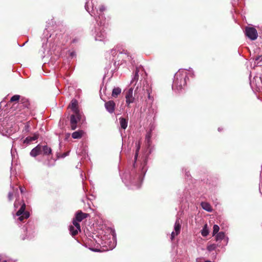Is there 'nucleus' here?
<instances>
[{
	"label": "nucleus",
	"instance_id": "obj_1",
	"mask_svg": "<svg viewBox=\"0 0 262 262\" xmlns=\"http://www.w3.org/2000/svg\"><path fill=\"white\" fill-rule=\"evenodd\" d=\"M188 79L187 72L179 71L174 75L173 88L178 90H181L186 85L187 79Z\"/></svg>",
	"mask_w": 262,
	"mask_h": 262
},
{
	"label": "nucleus",
	"instance_id": "obj_2",
	"mask_svg": "<svg viewBox=\"0 0 262 262\" xmlns=\"http://www.w3.org/2000/svg\"><path fill=\"white\" fill-rule=\"evenodd\" d=\"M258 37V34L255 27L251 24L247 26V38L251 41L255 40Z\"/></svg>",
	"mask_w": 262,
	"mask_h": 262
},
{
	"label": "nucleus",
	"instance_id": "obj_3",
	"mask_svg": "<svg viewBox=\"0 0 262 262\" xmlns=\"http://www.w3.org/2000/svg\"><path fill=\"white\" fill-rule=\"evenodd\" d=\"M22 202L20 209L16 213V215L19 216L18 220L20 222H23L25 219H27L30 216L29 212L25 211L26 206L25 202L24 201H22Z\"/></svg>",
	"mask_w": 262,
	"mask_h": 262
},
{
	"label": "nucleus",
	"instance_id": "obj_4",
	"mask_svg": "<svg viewBox=\"0 0 262 262\" xmlns=\"http://www.w3.org/2000/svg\"><path fill=\"white\" fill-rule=\"evenodd\" d=\"M81 116L80 113L73 114L70 116V127L72 130H75L77 127V123L80 121Z\"/></svg>",
	"mask_w": 262,
	"mask_h": 262
},
{
	"label": "nucleus",
	"instance_id": "obj_5",
	"mask_svg": "<svg viewBox=\"0 0 262 262\" xmlns=\"http://www.w3.org/2000/svg\"><path fill=\"white\" fill-rule=\"evenodd\" d=\"M181 223L179 220L178 219L176 220L174 224V232H172L171 234V239L172 241L174 238L175 236L178 235L181 231Z\"/></svg>",
	"mask_w": 262,
	"mask_h": 262
},
{
	"label": "nucleus",
	"instance_id": "obj_6",
	"mask_svg": "<svg viewBox=\"0 0 262 262\" xmlns=\"http://www.w3.org/2000/svg\"><path fill=\"white\" fill-rule=\"evenodd\" d=\"M104 106L106 111L110 114H113L116 108V103L113 100L105 102Z\"/></svg>",
	"mask_w": 262,
	"mask_h": 262
},
{
	"label": "nucleus",
	"instance_id": "obj_7",
	"mask_svg": "<svg viewBox=\"0 0 262 262\" xmlns=\"http://www.w3.org/2000/svg\"><path fill=\"white\" fill-rule=\"evenodd\" d=\"M133 89L132 88L128 89L125 95L126 103H132L135 100V98L133 96Z\"/></svg>",
	"mask_w": 262,
	"mask_h": 262
},
{
	"label": "nucleus",
	"instance_id": "obj_8",
	"mask_svg": "<svg viewBox=\"0 0 262 262\" xmlns=\"http://www.w3.org/2000/svg\"><path fill=\"white\" fill-rule=\"evenodd\" d=\"M73 112V114L79 113V110L78 107V101L76 99H73L69 105Z\"/></svg>",
	"mask_w": 262,
	"mask_h": 262
},
{
	"label": "nucleus",
	"instance_id": "obj_9",
	"mask_svg": "<svg viewBox=\"0 0 262 262\" xmlns=\"http://www.w3.org/2000/svg\"><path fill=\"white\" fill-rule=\"evenodd\" d=\"M89 216V214L86 213H83L81 210H78L76 214L75 219L79 222H81L84 219L87 218Z\"/></svg>",
	"mask_w": 262,
	"mask_h": 262
},
{
	"label": "nucleus",
	"instance_id": "obj_10",
	"mask_svg": "<svg viewBox=\"0 0 262 262\" xmlns=\"http://www.w3.org/2000/svg\"><path fill=\"white\" fill-rule=\"evenodd\" d=\"M40 150L41 154H43V155H49L52 152L51 148L47 145H40Z\"/></svg>",
	"mask_w": 262,
	"mask_h": 262
},
{
	"label": "nucleus",
	"instance_id": "obj_11",
	"mask_svg": "<svg viewBox=\"0 0 262 262\" xmlns=\"http://www.w3.org/2000/svg\"><path fill=\"white\" fill-rule=\"evenodd\" d=\"M40 154H41V152L40 144H38L35 148L32 149L30 152V155L33 157H36L37 156Z\"/></svg>",
	"mask_w": 262,
	"mask_h": 262
},
{
	"label": "nucleus",
	"instance_id": "obj_12",
	"mask_svg": "<svg viewBox=\"0 0 262 262\" xmlns=\"http://www.w3.org/2000/svg\"><path fill=\"white\" fill-rule=\"evenodd\" d=\"M20 103L23 105L24 107L29 109L31 108V104L28 99L25 97H23L20 99Z\"/></svg>",
	"mask_w": 262,
	"mask_h": 262
},
{
	"label": "nucleus",
	"instance_id": "obj_13",
	"mask_svg": "<svg viewBox=\"0 0 262 262\" xmlns=\"http://www.w3.org/2000/svg\"><path fill=\"white\" fill-rule=\"evenodd\" d=\"M201 205L203 209L206 211L211 212L212 211V208L211 206L209 203L206 202H203L201 203Z\"/></svg>",
	"mask_w": 262,
	"mask_h": 262
},
{
	"label": "nucleus",
	"instance_id": "obj_14",
	"mask_svg": "<svg viewBox=\"0 0 262 262\" xmlns=\"http://www.w3.org/2000/svg\"><path fill=\"white\" fill-rule=\"evenodd\" d=\"M119 122L121 127L123 129H125L127 127L128 119L123 117H120L119 118Z\"/></svg>",
	"mask_w": 262,
	"mask_h": 262
},
{
	"label": "nucleus",
	"instance_id": "obj_15",
	"mask_svg": "<svg viewBox=\"0 0 262 262\" xmlns=\"http://www.w3.org/2000/svg\"><path fill=\"white\" fill-rule=\"evenodd\" d=\"M84 132L82 130H79L74 132L72 134V137L74 139H80L82 137Z\"/></svg>",
	"mask_w": 262,
	"mask_h": 262
},
{
	"label": "nucleus",
	"instance_id": "obj_16",
	"mask_svg": "<svg viewBox=\"0 0 262 262\" xmlns=\"http://www.w3.org/2000/svg\"><path fill=\"white\" fill-rule=\"evenodd\" d=\"M121 93V89L119 88H115L113 89L112 93V96L114 98L118 97V95H119Z\"/></svg>",
	"mask_w": 262,
	"mask_h": 262
},
{
	"label": "nucleus",
	"instance_id": "obj_17",
	"mask_svg": "<svg viewBox=\"0 0 262 262\" xmlns=\"http://www.w3.org/2000/svg\"><path fill=\"white\" fill-rule=\"evenodd\" d=\"M69 230L72 236L77 235L78 233V231H79L78 229H76L74 226L72 225L69 227Z\"/></svg>",
	"mask_w": 262,
	"mask_h": 262
},
{
	"label": "nucleus",
	"instance_id": "obj_18",
	"mask_svg": "<svg viewBox=\"0 0 262 262\" xmlns=\"http://www.w3.org/2000/svg\"><path fill=\"white\" fill-rule=\"evenodd\" d=\"M140 67H136L134 77L132 81V83H133L134 81L137 82L138 80L139 77L138 73L140 71Z\"/></svg>",
	"mask_w": 262,
	"mask_h": 262
},
{
	"label": "nucleus",
	"instance_id": "obj_19",
	"mask_svg": "<svg viewBox=\"0 0 262 262\" xmlns=\"http://www.w3.org/2000/svg\"><path fill=\"white\" fill-rule=\"evenodd\" d=\"M201 234H202V235L203 236H204V237L207 236L208 235V234H209V230H208V229L207 228V224H205L204 226V227H203V229L201 231Z\"/></svg>",
	"mask_w": 262,
	"mask_h": 262
},
{
	"label": "nucleus",
	"instance_id": "obj_20",
	"mask_svg": "<svg viewBox=\"0 0 262 262\" xmlns=\"http://www.w3.org/2000/svg\"><path fill=\"white\" fill-rule=\"evenodd\" d=\"M38 138L37 135H34L33 137H28L26 138V139L24 141V143H29L30 142L35 141Z\"/></svg>",
	"mask_w": 262,
	"mask_h": 262
},
{
	"label": "nucleus",
	"instance_id": "obj_21",
	"mask_svg": "<svg viewBox=\"0 0 262 262\" xmlns=\"http://www.w3.org/2000/svg\"><path fill=\"white\" fill-rule=\"evenodd\" d=\"M136 154L134 158L135 162H136V160H137L138 156V152L139 151V150L140 149V142H138L136 143Z\"/></svg>",
	"mask_w": 262,
	"mask_h": 262
},
{
	"label": "nucleus",
	"instance_id": "obj_22",
	"mask_svg": "<svg viewBox=\"0 0 262 262\" xmlns=\"http://www.w3.org/2000/svg\"><path fill=\"white\" fill-rule=\"evenodd\" d=\"M216 234H217L215 236V239L216 241L222 240L225 237V233L223 232H220Z\"/></svg>",
	"mask_w": 262,
	"mask_h": 262
},
{
	"label": "nucleus",
	"instance_id": "obj_23",
	"mask_svg": "<svg viewBox=\"0 0 262 262\" xmlns=\"http://www.w3.org/2000/svg\"><path fill=\"white\" fill-rule=\"evenodd\" d=\"M79 221H77L76 219L74 218L73 220V224L76 229H78L79 231H81L80 225L79 223Z\"/></svg>",
	"mask_w": 262,
	"mask_h": 262
},
{
	"label": "nucleus",
	"instance_id": "obj_24",
	"mask_svg": "<svg viewBox=\"0 0 262 262\" xmlns=\"http://www.w3.org/2000/svg\"><path fill=\"white\" fill-rule=\"evenodd\" d=\"M219 230H220L219 226L217 225H214L213 227V232H212L213 235H214L216 233H217Z\"/></svg>",
	"mask_w": 262,
	"mask_h": 262
},
{
	"label": "nucleus",
	"instance_id": "obj_25",
	"mask_svg": "<svg viewBox=\"0 0 262 262\" xmlns=\"http://www.w3.org/2000/svg\"><path fill=\"white\" fill-rule=\"evenodd\" d=\"M20 96L18 95H15L13 96L10 99V102L18 101L20 99Z\"/></svg>",
	"mask_w": 262,
	"mask_h": 262
},
{
	"label": "nucleus",
	"instance_id": "obj_26",
	"mask_svg": "<svg viewBox=\"0 0 262 262\" xmlns=\"http://www.w3.org/2000/svg\"><path fill=\"white\" fill-rule=\"evenodd\" d=\"M216 248V246L215 244H211L210 245H208L207 247V249L209 251H211L214 250H215Z\"/></svg>",
	"mask_w": 262,
	"mask_h": 262
},
{
	"label": "nucleus",
	"instance_id": "obj_27",
	"mask_svg": "<svg viewBox=\"0 0 262 262\" xmlns=\"http://www.w3.org/2000/svg\"><path fill=\"white\" fill-rule=\"evenodd\" d=\"M150 93H151V90L150 89H146V93L148 95V98L151 101H153L154 100V98L153 97L151 96L150 95Z\"/></svg>",
	"mask_w": 262,
	"mask_h": 262
},
{
	"label": "nucleus",
	"instance_id": "obj_28",
	"mask_svg": "<svg viewBox=\"0 0 262 262\" xmlns=\"http://www.w3.org/2000/svg\"><path fill=\"white\" fill-rule=\"evenodd\" d=\"M150 138H151V134L148 133L146 136L145 140L147 141L148 145H150Z\"/></svg>",
	"mask_w": 262,
	"mask_h": 262
},
{
	"label": "nucleus",
	"instance_id": "obj_29",
	"mask_svg": "<svg viewBox=\"0 0 262 262\" xmlns=\"http://www.w3.org/2000/svg\"><path fill=\"white\" fill-rule=\"evenodd\" d=\"M8 198L9 201H11L13 199V193L11 192H9L8 194Z\"/></svg>",
	"mask_w": 262,
	"mask_h": 262
},
{
	"label": "nucleus",
	"instance_id": "obj_30",
	"mask_svg": "<svg viewBox=\"0 0 262 262\" xmlns=\"http://www.w3.org/2000/svg\"><path fill=\"white\" fill-rule=\"evenodd\" d=\"M19 189H20V192H21V193H24V188H23V187H19Z\"/></svg>",
	"mask_w": 262,
	"mask_h": 262
},
{
	"label": "nucleus",
	"instance_id": "obj_31",
	"mask_svg": "<svg viewBox=\"0 0 262 262\" xmlns=\"http://www.w3.org/2000/svg\"><path fill=\"white\" fill-rule=\"evenodd\" d=\"M99 10L101 12H103L104 10V7L103 6H101Z\"/></svg>",
	"mask_w": 262,
	"mask_h": 262
},
{
	"label": "nucleus",
	"instance_id": "obj_32",
	"mask_svg": "<svg viewBox=\"0 0 262 262\" xmlns=\"http://www.w3.org/2000/svg\"><path fill=\"white\" fill-rule=\"evenodd\" d=\"M14 206L15 208H17L18 207V205L17 204L16 202L14 204Z\"/></svg>",
	"mask_w": 262,
	"mask_h": 262
},
{
	"label": "nucleus",
	"instance_id": "obj_33",
	"mask_svg": "<svg viewBox=\"0 0 262 262\" xmlns=\"http://www.w3.org/2000/svg\"><path fill=\"white\" fill-rule=\"evenodd\" d=\"M130 103H126V106H127L128 107H130Z\"/></svg>",
	"mask_w": 262,
	"mask_h": 262
},
{
	"label": "nucleus",
	"instance_id": "obj_34",
	"mask_svg": "<svg viewBox=\"0 0 262 262\" xmlns=\"http://www.w3.org/2000/svg\"><path fill=\"white\" fill-rule=\"evenodd\" d=\"M250 85H251V88H253V82H252L251 81H250Z\"/></svg>",
	"mask_w": 262,
	"mask_h": 262
},
{
	"label": "nucleus",
	"instance_id": "obj_35",
	"mask_svg": "<svg viewBox=\"0 0 262 262\" xmlns=\"http://www.w3.org/2000/svg\"><path fill=\"white\" fill-rule=\"evenodd\" d=\"M76 41H77V39H74L73 40V42H75Z\"/></svg>",
	"mask_w": 262,
	"mask_h": 262
},
{
	"label": "nucleus",
	"instance_id": "obj_36",
	"mask_svg": "<svg viewBox=\"0 0 262 262\" xmlns=\"http://www.w3.org/2000/svg\"><path fill=\"white\" fill-rule=\"evenodd\" d=\"M3 262H7V261L6 260H5V261H3Z\"/></svg>",
	"mask_w": 262,
	"mask_h": 262
}]
</instances>
